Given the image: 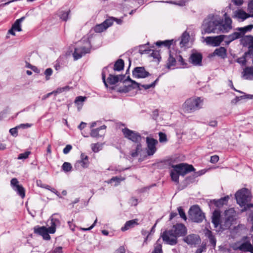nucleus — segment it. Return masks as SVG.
<instances>
[{
    "mask_svg": "<svg viewBox=\"0 0 253 253\" xmlns=\"http://www.w3.org/2000/svg\"><path fill=\"white\" fill-rule=\"evenodd\" d=\"M32 126V125L31 124L26 123V124H21L17 126L19 128H21L24 129L26 128L30 127Z\"/></svg>",
    "mask_w": 253,
    "mask_h": 253,
    "instance_id": "nucleus-62",
    "label": "nucleus"
},
{
    "mask_svg": "<svg viewBox=\"0 0 253 253\" xmlns=\"http://www.w3.org/2000/svg\"><path fill=\"white\" fill-rule=\"evenodd\" d=\"M146 142L147 144V154L149 156H153L157 151L156 146L158 143V141L154 138L147 137Z\"/></svg>",
    "mask_w": 253,
    "mask_h": 253,
    "instance_id": "nucleus-11",
    "label": "nucleus"
},
{
    "mask_svg": "<svg viewBox=\"0 0 253 253\" xmlns=\"http://www.w3.org/2000/svg\"><path fill=\"white\" fill-rule=\"evenodd\" d=\"M125 77V75L114 76L110 74L107 79V82L109 84L113 85L117 83L119 81H123Z\"/></svg>",
    "mask_w": 253,
    "mask_h": 253,
    "instance_id": "nucleus-22",
    "label": "nucleus"
},
{
    "mask_svg": "<svg viewBox=\"0 0 253 253\" xmlns=\"http://www.w3.org/2000/svg\"><path fill=\"white\" fill-rule=\"evenodd\" d=\"M72 146L70 144L67 145L66 147L64 148L63 150V152L64 154L66 155L68 154L70 151L72 150Z\"/></svg>",
    "mask_w": 253,
    "mask_h": 253,
    "instance_id": "nucleus-58",
    "label": "nucleus"
},
{
    "mask_svg": "<svg viewBox=\"0 0 253 253\" xmlns=\"http://www.w3.org/2000/svg\"><path fill=\"white\" fill-rule=\"evenodd\" d=\"M106 29V28L104 26V24L103 23V22L100 24L97 25L96 26L94 27L93 30L96 33H101L103 31L105 30Z\"/></svg>",
    "mask_w": 253,
    "mask_h": 253,
    "instance_id": "nucleus-43",
    "label": "nucleus"
},
{
    "mask_svg": "<svg viewBox=\"0 0 253 253\" xmlns=\"http://www.w3.org/2000/svg\"><path fill=\"white\" fill-rule=\"evenodd\" d=\"M248 9L249 12L253 15V0L249 2Z\"/></svg>",
    "mask_w": 253,
    "mask_h": 253,
    "instance_id": "nucleus-59",
    "label": "nucleus"
},
{
    "mask_svg": "<svg viewBox=\"0 0 253 253\" xmlns=\"http://www.w3.org/2000/svg\"><path fill=\"white\" fill-rule=\"evenodd\" d=\"M171 230L173 231L175 235H176L178 237L184 236L187 233V228L182 223L176 224L173 226V227Z\"/></svg>",
    "mask_w": 253,
    "mask_h": 253,
    "instance_id": "nucleus-16",
    "label": "nucleus"
},
{
    "mask_svg": "<svg viewBox=\"0 0 253 253\" xmlns=\"http://www.w3.org/2000/svg\"><path fill=\"white\" fill-rule=\"evenodd\" d=\"M100 145L99 144H94L91 145V148L94 152H98L100 150Z\"/></svg>",
    "mask_w": 253,
    "mask_h": 253,
    "instance_id": "nucleus-56",
    "label": "nucleus"
},
{
    "mask_svg": "<svg viewBox=\"0 0 253 253\" xmlns=\"http://www.w3.org/2000/svg\"><path fill=\"white\" fill-rule=\"evenodd\" d=\"M99 130L97 128L96 129H91L90 132V136L94 138H99L101 137L102 135L99 134Z\"/></svg>",
    "mask_w": 253,
    "mask_h": 253,
    "instance_id": "nucleus-47",
    "label": "nucleus"
},
{
    "mask_svg": "<svg viewBox=\"0 0 253 253\" xmlns=\"http://www.w3.org/2000/svg\"><path fill=\"white\" fill-rule=\"evenodd\" d=\"M114 22V17H110V18L106 19L103 22V23L104 24V26H105L106 29H107L108 27H109L113 24Z\"/></svg>",
    "mask_w": 253,
    "mask_h": 253,
    "instance_id": "nucleus-46",
    "label": "nucleus"
},
{
    "mask_svg": "<svg viewBox=\"0 0 253 253\" xmlns=\"http://www.w3.org/2000/svg\"><path fill=\"white\" fill-rule=\"evenodd\" d=\"M220 213L217 211H214L212 216V223L215 227H217L219 224Z\"/></svg>",
    "mask_w": 253,
    "mask_h": 253,
    "instance_id": "nucleus-32",
    "label": "nucleus"
},
{
    "mask_svg": "<svg viewBox=\"0 0 253 253\" xmlns=\"http://www.w3.org/2000/svg\"><path fill=\"white\" fill-rule=\"evenodd\" d=\"M241 43L245 45H248L250 54H253V36L249 35L243 37L241 40Z\"/></svg>",
    "mask_w": 253,
    "mask_h": 253,
    "instance_id": "nucleus-19",
    "label": "nucleus"
},
{
    "mask_svg": "<svg viewBox=\"0 0 253 253\" xmlns=\"http://www.w3.org/2000/svg\"><path fill=\"white\" fill-rule=\"evenodd\" d=\"M30 153L31 152L30 151H26L23 153H21L18 155V159H26L29 157Z\"/></svg>",
    "mask_w": 253,
    "mask_h": 253,
    "instance_id": "nucleus-52",
    "label": "nucleus"
},
{
    "mask_svg": "<svg viewBox=\"0 0 253 253\" xmlns=\"http://www.w3.org/2000/svg\"><path fill=\"white\" fill-rule=\"evenodd\" d=\"M235 198L237 203L241 207H243L244 211L253 207V204L250 203L252 196L248 189L244 188L238 190L235 194Z\"/></svg>",
    "mask_w": 253,
    "mask_h": 253,
    "instance_id": "nucleus-2",
    "label": "nucleus"
},
{
    "mask_svg": "<svg viewBox=\"0 0 253 253\" xmlns=\"http://www.w3.org/2000/svg\"><path fill=\"white\" fill-rule=\"evenodd\" d=\"M125 178L124 177H118V176H115L111 178L110 180H109L107 182L109 184L113 182H115V186H117L119 185L121 181L124 180Z\"/></svg>",
    "mask_w": 253,
    "mask_h": 253,
    "instance_id": "nucleus-41",
    "label": "nucleus"
},
{
    "mask_svg": "<svg viewBox=\"0 0 253 253\" xmlns=\"http://www.w3.org/2000/svg\"><path fill=\"white\" fill-rule=\"evenodd\" d=\"M229 199V197L228 196H227L221 198L217 200H214L213 201L214 204L216 207L219 208L222 207L223 205L226 204Z\"/></svg>",
    "mask_w": 253,
    "mask_h": 253,
    "instance_id": "nucleus-31",
    "label": "nucleus"
},
{
    "mask_svg": "<svg viewBox=\"0 0 253 253\" xmlns=\"http://www.w3.org/2000/svg\"><path fill=\"white\" fill-rule=\"evenodd\" d=\"M85 42L83 45L79 46L75 48L73 55L75 60L81 58L83 56L90 52L91 44L89 38H87L86 41L85 39L82 40V42Z\"/></svg>",
    "mask_w": 253,
    "mask_h": 253,
    "instance_id": "nucleus-6",
    "label": "nucleus"
},
{
    "mask_svg": "<svg viewBox=\"0 0 253 253\" xmlns=\"http://www.w3.org/2000/svg\"><path fill=\"white\" fill-rule=\"evenodd\" d=\"M202 55L200 53H192L189 58V61L194 66H201L202 65Z\"/></svg>",
    "mask_w": 253,
    "mask_h": 253,
    "instance_id": "nucleus-17",
    "label": "nucleus"
},
{
    "mask_svg": "<svg viewBox=\"0 0 253 253\" xmlns=\"http://www.w3.org/2000/svg\"><path fill=\"white\" fill-rule=\"evenodd\" d=\"M125 82L129 81L131 83V84H128L126 88V89L123 90L124 91H128L131 88H139L140 89V84L136 82L135 81L131 80L129 76H128L126 80H125Z\"/></svg>",
    "mask_w": 253,
    "mask_h": 253,
    "instance_id": "nucleus-24",
    "label": "nucleus"
},
{
    "mask_svg": "<svg viewBox=\"0 0 253 253\" xmlns=\"http://www.w3.org/2000/svg\"><path fill=\"white\" fill-rule=\"evenodd\" d=\"M70 12V10H68L66 11L61 10L59 12L58 15L60 19H61L63 21H66L69 18V15Z\"/></svg>",
    "mask_w": 253,
    "mask_h": 253,
    "instance_id": "nucleus-40",
    "label": "nucleus"
},
{
    "mask_svg": "<svg viewBox=\"0 0 253 253\" xmlns=\"http://www.w3.org/2000/svg\"><path fill=\"white\" fill-rule=\"evenodd\" d=\"M219 160V157L217 155H213L211 156L210 162L212 164L217 163Z\"/></svg>",
    "mask_w": 253,
    "mask_h": 253,
    "instance_id": "nucleus-60",
    "label": "nucleus"
},
{
    "mask_svg": "<svg viewBox=\"0 0 253 253\" xmlns=\"http://www.w3.org/2000/svg\"><path fill=\"white\" fill-rule=\"evenodd\" d=\"M243 76L245 79L253 80V66L245 68L243 72Z\"/></svg>",
    "mask_w": 253,
    "mask_h": 253,
    "instance_id": "nucleus-27",
    "label": "nucleus"
},
{
    "mask_svg": "<svg viewBox=\"0 0 253 253\" xmlns=\"http://www.w3.org/2000/svg\"><path fill=\"white\" fill-rule=\"evenodd\" d=\"M174 42V41L173 40H165V41H157L156 42V45H157L158 46H164L166 47V48H167L168 49H169L170 46L173 44Z\"/></svg>",
    "mask_w": 253,
    "mask_h": 253,
    "instance_id": "nucleus-30",
    "label": "nucleus"
},
{
    "mask_svg": "<svg viewBox=\"0 0 253 253\" xmlns=\"http://www.w3.org/2000/svg\"><path fill=\"white\" fill-rule=\"evenodd\" d=\"M253 95L245 94L242 96L236 97L235 99H233L231 101L232 104H236L239 101L244 99H253Z\"/></svg>",
    "mask_w": 253,
    "mask_h": 253,
    "instance_id": "nucleus-38",
    "label": "nucleus"
},
{
    "mask_svg": "<svg viewBox=\"0 0 253 253\" xmlns=\"http://www.w3.org/2000/svg\"><path fill=\"white\" fill-rule=\"evenodd\" d=\"M138 219H132L126 221L124 226L121 228V230L124 232L134 227L138 224Z\"/></svg>",
    "mask_w": 253,
    "mask_h": 253,
    "instance_id": "nucleus-21",
    "label": "nucleus"
},
{
    "mask_svg": "<svg viewBox=\"0 0 253 253\" xmlns=\"http://www.w3.org/2000/svg\"><path fill=\"white\" fill-rule=\"evenodd\" d=\"M243 37H244V36H243L241 31H238L237 29L236 31L229 35H224V42L226 45H228L232 41L241 38L242 39Z\"/></svg>",
    "mask_w": 253,
    "mask_h": 253,
    "instance_id": "nucleus-18",
    "label": "nucleus"
},
{
    "mask_svg": "<svg viewBox=\"0 0 253 253\" xmlns=\"http://www.w3.org/2000/svg\"><path fill=\"white\" fill-rule=\"evenodd\" d=\"M53 71L51 68H47L44 71V75H45L46 80L49 79V77L52 74Z\"/></svg>",
    "mask_w": 253,
    "mask_h": 253,
    "instance_id": "nucleus-53",
    "label": "nucleus"
},
{
    "mask_svg": "<svg viewBox=\"0 0 253 253\" xmlns=\"http://www.w3.org/2000/svg\"><path fill=\"white\" fill-rule=\"evenodd\" d=\"M240 251L253 253V246L249 241H246L240 244Z\"/></svg>",
    "mask_w": 253,
    "mask_h": 253,
    "instance_id": "nucleus-23",
    "label": "nucleus"
},
{
    "mask_svg": "<svg viewBox=\"0 0 253 253\" xmlns=\"http://www.w3.org/2000/svg\"><path fill=\"white\" fill-rule=\"evenodd\" d=\"M198 240V236L195 234L189 235L184 239V241L188 245H195Z\"/></svg>",
    "mask_w": 253,
    "mask_h": 253,
    "instance_id": "nucleus-25",
    "label": "nucleus"
},
{
    "mask_svg": "<svg viewBox=\"0 0 253 253\" xmlns=\"http://www.w3.org/2000/svg\"><path fill=\"white\" fill-rule=\"evenodd\" d=\"M59 220L57 219L52 218L50 220V226L46 228L44 226L37 227L34 228V232L42 236L44 240H49L50 236L49 233L53 234L56 230V224L59 223Z\"/></svg>",
    "mask_w": 253,
    "mask_h": 253,
    "instance_id": "nucleus-5",
    "label": "nucleus"
},
{
    "mask_svg": "<svg viewBox=\"0 0 253 253\" xmlns=\"http://www.w3.org/2000/svg\"><path fill=\"white\" fill-rule=\"evenodd\" d=\"M203 100L200 97L190 98L187 99L182 106L185 113H191L202 108Z\"/></svg>",
    "mask_w": 253,
    "mask_h": 253,
    "instance_id": "nucleus-4",
    "label": "nucleus"
},
{
    "mask_svg": "<svg viewBox=\"0 0 253 253\" xmlns=\"http://www.w3.org/2000/svg\"><path fill=\"white\" fill-rule=\"evenodd\" d=\"M177 210L180 217L184 220H186L187 217L183 209L181 207H179L177 208Z\"/></svg>",
    "mask_w": 253,
    "mask_h": 253,
    "instance_id": "nucleus-50",
    "label": "nucleus"
},
{
    "mask_svg": "<svg viewBox=\"0 0 253 253\" xmlns=\"http://www.w3.org/2000/svg\"><path fill=\"white\" fill-rule=\"evenodd\" d=\"M190 0H179L177 2H174L173 3L174 4L183 6L186 5L187 3H188Z\"/></svg>",
    "mask_w": 253,
    "mask_h": 253,
    "instance_id": "nucleus-55",
    "label": "nucleus"
},
{
    "mask_svg": "<svg viewBox=\"0 0 253 253\" xmlns=\"http://www.w3.org/2000/svg\"><path fill=\"white\" fill-rule=\"evenodd\" d=\"M122 131L126 138L135 143H139L141 140L140 134L136 131L132 130L128 128L125 127L122 129Z\"/></svg>",
    "mask_w": 253,
    "mask_h": 253,
    "instance_id": "nucleus-8",
    "label": "nucleus"
},
{
    "mask_svg": "<svg viewBox=\"0 0 253 253\" xmlns=\"http://www.w3.org/2000/svg\"><path fill=\"white\" fill-rule=\"evenodd\" d=\"M176 62H179L180 63V65H182L183 68L186 67L187 64L184 62V60L182 57V56L177 53Z\"/></svg>",
    "mask_w": 253,
    "mask_h": 253,
    "instance_id": "nucleus-48",
    "label": "nucleus"
},
{
    "mask_svg": "<svg viewBox=\"0 0 253 253\" xmlns=\"http://www.w3.org/2000/svg\"><path fill=\"white\" fill-rule=\"evenodd\" d=\"M253 28V25H249L244 27L238 28L237 30L238 31H241L244 36L247 32L251 31Z\"/></svg>",
    "mask_w": 253,
    "mask_h": 253,
    "instance_id": "nucleus-44",
    "label": "nucleus"
},
{
    "mask_svg": "<svg viewBox=\"0 0 253 253\" xmlns=\"http://www.w3.org/2000/svg\"><path fill=\"white\" fill-rule=\"evenodd\" d=\"M190 38V36L188 33L186 32H184L181 37V41L180 42V45L182 47L186 46L187 44L188 43L189 40Z\"/></svg>",
    "mask_w": 253,
    "mask_h": 253,
    "instance_id": "nucleus-29",
    "label": "nucleus"
},
{
    "mask_svg": "<svg viewBox=\"0 0 253 253\" xmlns=\"http://www.w3.org/2000/svg\"><path fill=\"white\" fill-rule=\"evenodd\" d=\"M213 55L220 57L222 59H225L227 56V50L224 47H220L215 49Z\"/></svg>",
    "mask_w": 253,
    "mask_h": 253,
    "instance_id": "nucleus-26",
    "label": "nucleus"
},
{
    "mask_svg": "<svg viewBox=\"0 0 253 253\" xmlns=\"http://www.w3.org/2000/svg\"><path fill=\"white\" fill-rule=\"evenodd\" d=\"M237 62L242 65H244L246 64V60L245 57H242L238 58Z\"/></svg>",
    "mask_w": 253,
    "mask_h": 253,
    "instance_id": "nucleus-61",
    "label": "nucleus"
},
{
    "mask_svg": "<svg viewBox=\"0 0 253 253\" xmlns=\"http://www.w3.org/2000/svg\"><path fill=\"white\" fill-rule=\"evenodd\" d=\"M224 21H222L220 19L218 18L219 20V27H218V33L219 32L227 33L232 29V20L231 19L227 16V14H224Z\"/></svg>",
    "mask_w": 253,
    "mask_h": 253,
    "instance_id": "nucleus-9",
    "label": "nucleus"
},
{
    "mask_svg": "<svg viewBox=\"0 0 253 253\" xmlns=\"http://www.w3.org/2000/svg\"><path fill=\"white\" fill-rule=\"evenodd\" d=\"M124 68V61L121 59H119L116 61L114 65V70L116 71H121Z\"/></svg>",
    "mask_w": 253,
    "mask_h": 253,
    "instance_id": "nucleus-35",
    "label": "nucleus"
},
{
    "mask_svg": "<svg viewBox=\"0 0 253 253\" xmlns=\"http://www.w3.org/2000/svg\"><path fill=\"white\" fill-rule=\"evenodd\" d=\"M86 99V97L82 96H79L76 98V99L75 100V103L78 106V108L79 110H80L82 108L83 105V103L85 101Z\"/></svg>",
    "mask_w": 253,
    "mask_h": 253,
    "instance_id": "nucleus-37",
    "label": "nucleus"
},
{
    "mask_svg": "<svg viewBox=\"0 0 253 253\" xmlns=\"http://www.w3.org/2000/svg\"><path fill=\"white\" fill-rule=\"evenodd\" d=\"M53 253H63L62 247H58L55 248L52 251Z\"/></svg>",
    "mask_w": 253,
    "mask_h": 253,
    "instance_id": "nucleus-64",
    "label": "nucleus"
},
{
    "mask_svg": "<svg viewBox=\"0 0 253 253\" xmlns=\"http://www.w3.org/2000/svg\"><path fill=\"white\" fill-rule=\"evenodd\" d=\"M176 62H179L180 63V65H182L183 68L186 67L187 64L184 62V60L182 57V56L177 53Z\"/></svg>",
    "mask_w": 253,
    "mask_h": 253,
    "instance_id": "nucleus-49",
    "label": "nucleus"
},
{
    "mask_svg": "<svg viewBox=\"0 0 253 253\" xmlns=\"http://www.w3.org/2000/svg\"><path fill=\"white\" fill-rule=\"evenodd\" d=\"M159 141L161 143L166 142L167 141V135L165 133H164L162 132H160L159 133Z\"/></svg>",
    "mask_w": 253,
    "mask_h": 253,
    "instance_id": "nucleus-51",
    "label": "nucleus"
},
{
    "mask_svg": "<svg viewBox=\"0 0 253 253\" xmlns=\"http://www.w3.org/2000/svg\"><path fill=\"white\" fill-rule=\"evenodd\" d=\"M149 75V73L143 67H135L132 71V76L135 78H145Z\"/></svg>",
    "mask_w": 253,
    "mask_h": 253,
    "instance_id": "nucleus-15",
    "label": "nucleus"
},
{
    "mask_svg": "<svg viewBox=\"0 0 253 253\" xmlns=\"http://www.w3.org/2000/svg\"><path fill=\"white\" fill-rule=\"evenodd\" d=\"M25 19L24 17H22L21 18L17 19L14 24L12 25L11 28H13L15 31L20 32L22 31L21 29V23Z\"/></svg>",
    "mask_w": 253,
    "mask_h": 253,
    "instance_id": "nucleus-33",
    "label": "nucleus"
},
{
    "mask_svg": "<svg viewBox=\"0 0 253 253\" xmlns=\"http://www.w3.org/2000/svg\"><path fill=\"white\" fill-rule=\"evenodd\" d=\"M62 169L65 172H69L72 170V166L70 163L64 162L62 166Z\"/></svg>",
    "mask_w": 253,
    "mask_h": 253,
    "instance_id": "nucleus-45",
    "label": "nucleus"
},
{
    "mask_svg": "<svg viewBox=\"0 0 253 253\" xmlns=\"http://www.w3.org/2000/svg\"><path fill=\"white\" fill-rule=\"evenodd\" d=\"M219 20L216 15H209L203 21L202 34L218 33Z\"/></svg>",
    "mask_w": 253,
    "mask_h": 253,
    "instance_id": "nucleus-3",
    "label": "nucleus"
},
{
    "mask_svg": "<svg viewBox=\"0 0 253 253\" xmlns=\"http://www.w3.org/2000/svg\"><path fill=\"white\" fill-rule=\"evenodd\" d=\"M69 88V87L66 86L63 87H60L58 88L56 90L53 91V92H54L55 94H56L57 93H60L62 92L63 91H64L66 90H67Z\"/></svg>",
    "mask_w": 253,
    "mask_h": 253,
    "instance_id": "nucleus-57",
    "label": "nucleus"
},
{
    "mask_svg": "<svg viewBox=\"0 0 253 253\" xmlns=\"http://www.w3.org/2000/svg\"><path fill=\"white\" fill-rule=\"evenodd\" d=\"M224 35H220L216 37H207L205 39V42L213 46L220 45L222 41L224 42Z\"/></svg>",
    "mask_w": 253,
    "mask_h": 253,
    "instance_id": "nucleus-14",
    "label": "nucleus"
},
{
    "mask_svg": "<svg viewBox=\"0 0 253 253\" xmlns=\"http://www.w3.org/2000/svg\"><path fill=\"white\" fill-rule=\"evenodd\" d=\"M234 16L242 21L250 17V15L243 10L240 9L234 12Z\"/></svg>",
    "mask_w": 253,
    "mask_h": 253,
    "instance_id": "nucleus-28",
    "label": "nucleus"
},
{
    "mask_svg": "<svg viewBox=\"0 0 253 253\" xmlns=\"http://www.w3.org/2000/svg\"><path fill=\"white\" fill-rule=\"evenodd\" d=\"M18 128H19L18 126H16L15 127L10 128L9 129V133L13 136L16 137L18 135V131H17Z\"/></svg>",
    "mask_w": 253,
    "mask_h": 253,
    "instance_id": "nucleus-54",
    "label": "nucleus"
},
{
    "mask_svg": "<svg viewBox=\"0 0 253 253\" xmlns=\"http://www.w3.org/2000/svg\"><path fill=\"white\" fill-rule=\"evenodd\" d=\"M253 95L245 94L242 96L236 97L235 99H233L231 101L232 104H236L239 101L244 99H253Z\"/></svg>",
    "mask_w": 253,
    "mask_h": 253,
    "instance_id": "nucleus-39",
    "label": "nucleus"
},
{
    "mask_svg": "<svg viewBox=\"0 0 253 253\" xmlns=\"http://www.w3.org/2000/svg\"><path fill=\"white\" fill-rule=\"evenodd\" d=\"M136 143L137 145L135 146V149L132 150L130 152V155L132 157H137L140 152L142 151V145L140 143V142Z\"/></svg>",
    "mask_w": 253,
    "mask_h": 253,
    "instance_id": "nucleus-34",
    "label": "nucleus"
},
{
    "mask_svg": "<svg viewBox=\"0 0 253 253\" xmlns=\"http://www.w3.org/2000/svg\"><path fill=\"white\" fill-rule=\"evenodd\" d=\"M171 167L172 169L170 170V175L172 180L177 183H179V175L184 176L186 173L195 170L192 165L185 163L172 165Z\"/></svg>",
    "mask_w": 253,
    "mask_h": 253,
    "instance_id": "nucleus-1",
    "label": "nucleus"
},
{
    "mask_svg": "<svg viewBox=\"0 0 253 253\" xmlns=\"http://www.w3.org/2000/svg\"><path fill=\"white\" fill-rule=\"evenodd\" d=\"M10 184L12 189L16 192L17 194L22 198L25 196V190L24 187L19 184V181L16 178H13L10 181Z\"/></svg>",
    "mask_w": 253,
    "mask_h": 253,
    "instance_id": "nucleus-12",
    "label": "nucleus"
},
{
    "mask_svg": "<svg viewBox=\"0 0 253 253\" xmlns=\"http://www.w3.org/2000/svg\"><path fill=\"white\" fill-rule=\"evenodd\" d=\"M152 253H163L162 246L158 241L154 245V250Z\"/></svg>",
    "mask_w": 253,
    "mask_h": 253,
    "instance_id": "nucleus-42",
    "label": "nucleus"
},
{
    "mask_svg": "<svg viewBox=\"0 0 253 253\" xmlns=\"http://www.w3.org/2000/svg\"><path fill=\"white\" fill-rule=\"evenodd\" d=\"M89 165L88 157L84 153L81 155V160L76 162L74 165V167L77 170H79L82 168H86Z\"/></svg>",
    "mask_w": 253,
    "mask_h": 253,
    "instance_id": "nucleus-13",
    "label": "nucleus"
},
{
    "mask_svg": "<svg viewBox=\"0 0 253 253\" xmlns=\"http://www.w3.org/2000/svg\"><path fill=\"white\" fill-rule=\"evenodd\" d=\"M126 250L123 246H121L118 249H117L114 253H125Z\"/></svg>",
    "mask_w": 253,
    "mask_h": 253,
    "instance_id": "nucleus-63",
    "label": "nucleus"
},
{
    "mask_svg": "<svg viewBox=\"0 0 253 253\" xmlns=\"http://www.w3.org/2000/svg\"><path fill=\"white\" fill-rule=\"evenodd\" d=\"M163 241L170 245H174L177 243V236L175 235L173 230H169L165 231L162 236Z\"/></svg>",
    "mask_w": 253,
    "mask_h": 253,
    "instance_id": "nucleus-10",
    "label": "nucleus"
},
{
    "mask_svg": "<svg viewBox=\"0 0 253 253\" xmlns=\"http://www.w3.org/2000/svg\"><path fill=\"white\" fill-rule=\"evenodd\" d=\"M177 60V52L174 51L169 50V57L168 59L167 67L170 69L171 67L176 65Z\"/></svg>",
    "mask_w": 253,
    "mask_h": 253,
    "instance_id": "nucleus-20",
    "label": "nucleus"
},
{
    "mask_svg": "<svg viewBox=\"0 0 253 253\" xmlns=\"http://www.w3.org/2000/svg\"><path fill=\"white\" fill-rule=\"evenodd\" d=\"M206 235L209 238L210 244L213 246V248H215L216 246V240L213 235L212 232L210 230H208L206 233Z\"/></svg>",
    "mask_w": 253,
    "mask_h": 253,
    "instance_id": "nucleus-36",
    "label": "nucleus"
},
{
    "mask_svg": "<svg viewBox=\"0 0 253 253\" xmlns=\"http://www.w3.org/2000/svg\"><path fill=\"white\" fill-rule=\"evenodd\" d=\"M189 216L190 219L197 223H200L205 218V213L198 205H194L189 210Z\"/></svg>",
    "mask_w": 253,
    "mask_h": 253,
    "instance_id": "nucleus-7",
    "label": "nucleus"
}]
</instances>
